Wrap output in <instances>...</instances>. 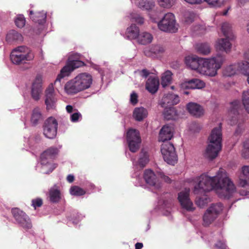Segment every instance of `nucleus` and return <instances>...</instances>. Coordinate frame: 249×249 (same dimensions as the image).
<instances>
[{
    "label": "nucleus",
    "mask_w": 249,
    "mask_h": 249,
    "mask_svg": "<svg viewBox=\"0 0 249 249\" xmlns=\"http://www.w3.org/2000/svg\"><path fill=\"white\" fill-rule=\"evenodd\" d=\"M198 183L194 187V193L202 194L213 189L216 190L220 197L229 198L235 189L225 169L220 168L216 175L210 177L205 174L201 175L198 178Z\"/></svg>",
    "instance_id": "f257e3e1"
},
{
    "label": "nucleus",
    "mask_w": 249,
    "mask_h": 249,
    "mask_svg": "<svg viewBox=\"0 0 249 249\" xmlns=\"http://www.w3.org/2000/svg\"><path fill=\"white\" fill-rule=\"evenodd\" d=\"M221 124L218 127L214 128L209 137V143L208 145L204 156L210 160L214 159L222 148Z\"/></svg>",
    "instance_id": "f03ea898"
},
{
    "label": "nucleus",
    "mask_w": 249,
    "mask_h": 249,
    "mask_svg": "<svg viewBox=\"0 0 249 249\" xmlns=\"http://www.w3.org/2000/svg\"><path fill=\"white\" fill-rule=\"evenodd\" d=\"M92 82V78L90 74L87 73H80L67 82L65 90L69 94H76L89 88Z\"/></svg>",
    "instance_id": "7ed1b4c3"
},
{
    "label": "nucleus",
    "mask_w": 249,
    "mask_h": 249,
    "mask_svg": "<svg viewBox=\"0 0 249 249\" xmlns=\"http://www.w3.org/2000/svg\"><path fill=\"white\" fill-rule=\"evenodd\" d=\"M223 61L224 58L221 55H217L208 59H203L200 73L211 77L215 76L217 73V70L221 68Z\"/></svg>",
    "instance_id": "20e7f679"
},
{
    "label": "nucleus",
    "mask_w": 249,
    "mask_h": 249,
    "mask_svg": "<svg viewBox=\"0 0 249 249\" xmlns=\"http://www.w3.org/2000/svg\"><path fill=\"white\" fill-rule=\"evenodd\" d=\"M58 152V149L56 147H50L41 154L40 163L44 173L49 174L57 167V165L52 161Z\"/></svg>",
    "instance_id": "39448f33"
},
{
    "label": "nucleus",
    "mask_w": 249,
    "mask_h": 249,
    "mask_svg": "<svg viewBox=\"0 0 249 249\" xmlns=\"http://www.w3.org/2000/svg\"><path fill=\"white\" fill-rule=\"evenodd\" d=\"M34 58V53L25 46H19L14 49L10 55L11 61L17 65L24 63L26 61H31Z\"/></svg>",
    "instance_id": "423d86ee"
},
{
    "label": "nucleus",
    "mask_w": 249,
    "mask_h": 249,
    "mask_svg": "<svg viewBox=\"0 0 249 249\" xmlns=\"http://www.w3.org/2000/svg\"><path fill=\"white\" fill-rule=\"evenodd\" d=\"M223 205L221 203H213L207 209L203 217V225H210L222 211Z\"/></svg>",
    "instance_id": "0eeeda50"
},
{
    "label": "nucleus",
    "mask_w": 249,
    "mask_h": 249,
    "mask_svg": "<svg viewBox=\"0 0 249 249\" xmlns=\"http://www.w3.org/2000/svg\"><path fill=\"white\" fill-rule=\"evenodd\" d=\"M158 26L161 31L165 32L176 33L178 29L175 16L171 13L166 14L158 22Z\"/></svg>",
    "instance_id": "6e6552de"
},
{
    "label": "nucleus",
    "mask_w": 249,
    "mask_h": 249,
    "mask_svg": "<svg viewBox=\"0 0 249 249\" xmlns=\"http://www.w3.org/2000/svg\"><path fill=\"white\" fill-rule=\"evenodd\" d=\"M161 152L163 159L167 163L175 165L178 161V156L173 144L169 142H164L161 146Z\"/></svg>",
    "instance_id": "1a4fd4ad"
},
{
    "label": "nucleus",
    "mask_w": 249,
    "mask_h": 249,
    "mask_svg": "<svg viewBox=\"0 0 249 249\" xmlns=\"http://www.w3.org/2000/svg\"><path fill=\"white\" fill-rule=\"evenodd\" d=\"M11 213L17 223L19 226L26 230L32 228L31 219L23 211L18 208H14L12 209Z\"/></svg>",
    "instance_id": "9d476101"
},
{
    "label": "nucleus",
    "mask_w": 249,
    "mask_h": 249,
    "mask_svg": "<svg viewBox=\"0 0 249 249\" xmlns=\"http://www.w3.org/2000/svg\"><path fill=\"white\" fill-rule=\"evenodd\" d=\"M85 64L84 62L78 60H70V59L65 66L60 71V73L58 75L55 82L54 84L57 82H60L61 79L65 76H68L70 75L71 71L75 69L84 66Z\"/></svg>",
    "instance_id": "9b49d317"
},
{
    "label": "nucleus",
    "mask_w": 249,
    "mask_h": 249,
    "mask_svg": "<svg viewBox=\"0 0 249 249\" xmlns=\"http://www.w3.org/2000/svg\"><path fill=\"white\" fill-rule=\"evenodd\" d=\"M126 140L130 151L133 153L137 151L141 142L139 132L135 129H130L127 132Z\"/></svg>",
    "instance_id": "f8f14e48"
},
{
    "label": "nucleus",
    "mask_w": 249,
    "mask_h": 249,
    "mask_svg": "<svg viewBox=\"0 0 249 249\" xmlns=\"http://www.w3.org/2000/svg\"><path fill=\"white\" fill-rule=\"evenodd\" d=\"M58 123L56 120L53 117L47 119L43 125V134L50 139L55 137L57 134Z\"/></svg>",
    "instance_id": "ddd939ff"
},
{
    "label": "nucleus",
    "mask_w": 249,
    "mask_h": 249,
    "mask_svg": "<svg viewBox=\"0 0 249 249\" xmlns=\"http://www.w3.org/2000/svg\"><path fill=\"white\" fill-rule=\"evenodd\" d=\"M241 105L240 101H234L231 103L229 116L230 118L231 125H234L238 123L241 115L240 114Z\"/></svg>",
    "instance_id": "4468645a"
},
{
    "label": "nucleus",
    "mask_w": 249,
    "mask_h": 249,
    "mask_svg": "<svg viewBox=\"0 0 249 249\" xmlns=\"http://www.w3.org/2000/svg\"><path fill=\"white\" fill-rule=\"evenodd\" d=\"M178 199L183 208L188 211H193L195 210L193 202L189 198V189H186L184 191L180 192L178 195Z\"/></svg>",
    "instance_id": "2eb2a0df"
},
{
    "label": "nucleus",
    "mask_w": 249,
    "mask_h": 249,
    "mask_svg": "<svg viewBox=\"0 0 249 249\" xmlns=\"http://www.w3.org/2000/svg\"><path fill=\"white\" fill-rule=\"evenodd\" d=\"M42 78L41 75H36L32 84L31 95L33 99L38 101L42 92Z\"/></svg>",
    "instance_id": "dca6fc26"
},
{
    "label": "nucleus",
    "mask_w": 249,
    "mask_h": 249,
    "mask_svg": "<svg viewBox=\"0 0 249 249\" xmlns=\"http://www.w3.org/2000/svg\"><path fill=\"white\" fill-rule=\"evenodd\" d=\"M46 99L45 101L47 109L53 108L55 104L56 98L54 93L53 85H50L45 90Z\"/></svg>",
    "instance_id": "f3484780"
},
{
    "label": "nucleus",
    "mask_w": 249,
    "mask_h": 249,
    "mask_svg": "<svg viewBox=\"0 0 249 249\" xmlns=\"http://www.w3.org/2000/svg\"><path fill=\"white\" fill-rule=\"evenodd\" d=\"M179 101V97L178 95L168 93L163 96L160 102V105L162 107H170L178 104Z\"/></svg>",
    "instance_id": "a211bd4d"
},
{
    "label": "nucleus",
    "mask_w": 249,
    "mask_h": 249,
    "mask_svg": "<svg viewBox=\"0 0 249 249\" xmlns=\"http://www.w3.org/2000/svg\"><path fill=\"white\" fill-rule=\"evenodd\" d=\"M203 58L197 56H188L185 57V62L186 65L192 70H196L200 73Z\"/></svg>",
    "instance_id": "6ab92c4d"
},
{
    "label": "nucleus",
    "mask_w": 249,
    "mask_h": 249,
    "mask_svg": "<svg viewBox=\"0 0 249 249\" xmlns=\"http://www.w3.org/2000/svg\"><path fill=\"white\" fill-rule=\"evenodd\" d=\"M205 86V83L203 81L196 78L184 82L180 85L181 88L183 89H200L204 88Z\"/></svg>",
    "instance_id": "aec40b11"
},
{
    "label": "nucleus",
    "mask_w": 249,
    "mask_h": 249,
    "mask_svg": "<svg viewBox=\"0 0 249 249\" xmlns=\"http://www.w3.org/2000/svg\"><path fill=\"white\" fill-rule=\"evenodd\" d=\"M174 128L172 126L166 124L164 125L160 130L159 139L164 142L170 140L173 136Z\"/></svg>",
    "instance_id": "412c9836"
},
{
    "label": "nucleus",
    "mask_w": 249,
    "mask_h": 249,
    "mask_svg": "<svg viewBox=\"0 0 249 249\" xmlns=\"http://www.w3.org/2000/svg\"><path fill=\"white\" fill-rule=\"evenodd\" d=\"M144 179L147 184L150 186L159 188L158 179L154 172L150 169L145 170L143 174Z\"/></svg>",
    "instance_id": "4be33fe9"
},
{
    "label": "nucleus",
    "mask_w": 249,
    "mask_h": 249,
    "mask_svg": "<svg viewBox=\"0 0 249 249\" xmlns=\"http://www.w3.org/2000/svg\"><path fill=\"white\" fill-rule=\"evenodd\" d=\"M187 110L192 115L198 118L204 114V109L199 104L190 102L186 106Z\"/></svg>",
    "instance_id": "5701e85b"
},
{
    "label": "nucleus",
    "mask_w": 249,
    "mask_h": 249,
    "mask_svg": "<svg viewBox=\"0 0 249 249\" xmlns=\"http://www.w3.org/2000/svg\"><path fill=\"white\" fill-rule=\"evenodd\" d=\"M159 86V80L157 78L150 77L145 84L146 89L151 93H156Z\"/></svg>",
    "instance_id": "b1692460"
},
{
    "label": "nucleus",
    "mask_w": 249,
    "mask_h": 249,
    "mask_svg": "<svg viewBox=\"0 0 249 249\" xmlns=\"http://www.w3.org/2000/svg\"><path fill=\"white\" fill-rule=\"evenodd\" d=\"M30 18L39 24H43L46 22V13L44 11L34 12L30 11Z\"/></svg>",
    "instance_id": "393cba45"
},
{
    "label": "nucleus",
    "mask_w": 249,
    "mask_h": 249,
    "mask_svg": "<svg viewBox=\"0 0 249 249\" xmlns=\"http://www.w3.org/2000/svg\"><path fill=\"white\" fill-rule=\"evenodd\" d=\"M231 40L229 38H221L218 39L216 45L217 50L221 51H225L228 53L230 51L231 44L230 42Z\"/></svg>",
    "instance_id": "a878e982"
},
{
    "label": "nucleus",
    "mask_w": 249,
    "mask_h": 249,
    "mask_svg": "<svg viewBox=\"0 0 249 249\" xmlns=\"http://www.w3.org/2000/svg\"><path fill=\"white\" fill-rule=\"evenodd\" d=\"M249 182V166L245 165L242 167V175L239 178V185L245 187Z\"/></svg>",
    "instance_id": "bb28decb"
},
{
    "label": "nucleus",
    "mask_w": 249,
    "mask_h": 249,
    "mask_svg": "<svg viewBox=\"0 0 249 249\" xmlns=\"http://www.w3.org/2000/svg\"><path fill=\"white\" fill-rule=\"evenodd\" d=\"M125 34L129 39L138 38L140 34V30L136 24H132L130 27L127 28Z\"/></svg>",
    "instance_id": "cd10ccee"
},
{
    "label": "nucleus",
    "mask_w": 249,
    "mask_h": 249,
    "mask_svg": "<svg viewBox=\"0 0 249 249\" xmlns=\"http://www.w3.org/2000/svg\"><path fill=\"white\" fill-rule=\"evenodd\" d=\"M137 39L140 44L146 45L152 42L153 36L148 32H143L140 33Z\"/></svg>",
    "instance_id": "c85d7f7f"
},
{
    "label": "nucleus",
    "mask_w": 249,
    "mask_h": 249,
    "mask_svg": "<svg viewBox=\"0 0 249 249\" xmlns=\"http://www.w3.org/2000/svg\"><path fill=\"white\" fill-rule=\"evenodd\" d=\"M43 120V117L40 109L39 107L35 108L32 113L31 122V123L36 125Z\"/></svg>",
    "instance_id": "c756f323"
},
{
    "label": "nucleus",
    "mask_w": 249,
    "mask_h": 249,
    "mask_svg": "<svg viewBox=\"0 0 249 249\" xmlns=\"http://www.w3.org/2000/svg\"><path fill=\"white\" fill-rule=\"evenodd\" d=\"M147 110L143 107H137L133 111V117L136 120L141 121L147 115Z\"/></svg>",
    "instance_id": "7c9ffc66"
},
{
    "label": "nucleus",
    "mask_w": 249,
    "mask_h": 249,
    "mask_svg": "<svg viewBox=\"0 0 249 249\" xmlns=\"http://www.w3.org/2000/svg\"><path fill=\"white\" fill-rule=\"evenodd\" d=\"M6 40L10 43L14 41H21L22 40V36L18 32L15 30H11L7 34Z\"/></svg>",
    "instance_id": "2f4dec72"
},
{
    "label": "nucleus",
    "mask_w": 249,
    "mask_h": 249,
    "mask_svg": "<svg viewBox=\"0 0 249 249\" xmlns=\"http://www.w3.org/2000/svg\"><path fill=\"white\" fill-rule=\"evenodd\" d=\"M164 107L165 109L163 114L164 118L167 120L175 119L177 116V111L175 108L173 107Z\"/></svg>",
    "instance_id": "473e14b6"
},
{
    "label": "nucleus",
    "mask_w": 249,
    "mask_h": 249,
    "mask_svg": "<svg viewBox=\"0 0 249 249\" xmlns=\"http://www.w3.org/2000/svg\"><path fill=\"white\" fill-rule=\"evenodd\" d=\"M221 30L225 37L229 38L231 39L234 38V36L231 29V26L229 23L225 22L222 24Z\"/></svg>",
    "instance_id": "72a5a7b5"
},
{
    "label": "nucleus",
    "mask_w": 249,
    "mask_h": 249,
    "mask_svg": "<svg viewBox=\"0 0 249 249\" xmlns=\"http://www.w3.org/2000/svg\"><path fill=\"white\" fill-rule=\"evenodd\" d=\"M197 52L203 55H207L211 52L210 45L207 43H198L196 46Z\"/></svg>",
    "instance_id": "f704fd0d"
},
{
    "label": "nucleus",
    "mask_w": 249,
    "mask_h": 249,
    "mask_svg": "<svg viewBox=\"0 0 249 249\" xmlns=\"http://www.w3.org/2000/svg\"><path fill=\"white\" fill-rule=\"evenodd\" d=\"M238 72L237 63L230 65L226 67L223 70V75L225 76L231 77Z\"/></svg>",
    "instance_id": "c9c22d12"
},
{
    "label": "nucleus",
    "mask_w": 249,
    "mask_h": 249,
    "mask_svg": "<svg viewBox=\"0 0 249 249\" xmlns=\"http://www.w3.org/2000/svg\"><path fill=\"white\" fill-rule=\"evenodd\" d=\"M50 200L52 203H57L60 199V192L57 189L51 188L49 190Z\"/></svg>",
    "instance_id": "e433bc0d"
},
{
    "label": "nucleus",
    "mask_w": 249,
    "mask_h": 249,
    "mask_svg": "<svg viewBox=\"0 0 249 249\" xmlns=\"http://www.w3.org/2000/svg\"><path fill=\"white\" fill-rule=\"evenodd\" d=\"M238 72L249 76V63L247 61H242L237 63Z\"/></svg>",
    "instance_id": "4c0bfd02"
},
{
    "label": "nucleus",
    "mask_w": 249,
    "mask_h": 249,
    "mask_svg": "<svg viewBox=\"0 0 249 249\" xmlns=\"http://www.w3.org/2000/svg\"><path fill=\"white\" fill-rule=\"evenodd\" d=\"M172 72L169 71H166L161 77V85L163 87H165L169 85L172 80Z\"/></svg>",
    "instance_id": "58836bf2"
},
{
    "label": "nucleus",
    "mask_w": 249,
    "mask_h": 249,
    "mask_svg": "<svg viewBox=\"0 0 249 249\" xmlns=\"http://www.w3.org/2000/svg\"><path fill=\"white\" fill-rule=\"evenodd\" d=\"M70 194L74 196H82L84 195L86 192L83 189L78 186H71L70 189Z\"/></svg>",
    "instance_id": "ea45409f"
},
{
    "label": "nucleus",
    "mask_w": 249,
    "mask_h": 249,
    "mask_svg": "<svg viewBox=\"0 0 249 249\" xmlns=\"http://www.w3.org/2000/svg\"><path fill=\"white\" fill-rule=\"evenodd\" d=\"M242 103L247 112L249 114V89L242 93Z\"/></svg>",
    "instance_id": "a19ab883"
},
{
    "label": "nucleus",
    "mask_w": 249,
    "mask_h": 249,
    "mask_svg": "<svg viewBox=\"0 0 249 249\" xmlns=\"http://www.w3.org/2000/svg\"><path fill=\"white\" fill-rule=\"evenodd\" d=\"M149 161L148 155L147 152L143 150L141 152V155L139 160V164L142 167L145 166Z\"/></svg>",
    "instance_id": "79ce46f5"
},
{
    "label": "nucleus",
    "mask_w": 249,
    "mask_h": 249,
    "mask_svg": "<svg viewBox=\"0 0 249 249\" xmlns=\"http://www.w3.org/2000/svg\"><path fill=\"white\" fill-rule=\"evenodd\" d=\"M209 201L210 198L207 196H203L200 197H198L196 200V205L200 208H203Z\"/></svg>",
    "instance_id": "37998d69"
},
{
    "label": "nucleus",
    "mask_w": 249,
    "mask_h": 249,
    "mask_svg": "<svg viewBox=\"0 0 249 249\" xmlns=\"http://www.w3.org/2000/svg\"><path fill=\"white\" fill-rule=\"evenodd\" d=\"M130 19L132 22H135L140 25H142L144 23V18L140 15L133 13L130 15Z\"/></svg>",
    "instance_id": "c03bdc74"
},
{
    "label": "nucleus",
    "mask_w": 249,
    "mask_h": 249,
    "mask_svg": "<svg viewBox=\"0 0 249 249\" xmlns=\"http://www.w3.org/2000/svg\"><path fill=\"white\" fill-rule=\"evenodd\" d=\"M25 22V18L22 15H18L15 20V24L18 27L20 28L24 26Z\"/></svg>",
    "instance_id": "a18cd8bd"
},
{
    "label": "nucleus",
    "mask_w": 249,
    "mask_h": 249,
    "mask_svg": "<svg viewBox=\"0 0 249 249\" xmlns=\"http://www.w3.org/2000/svg\"><path fill=\"white\" fill-rule=\"evenodd\" d=\"M176 0H158L159 5L164 8H170L175 3Z\"/></svg>",
    "instance_id": "49530a36"
},
{
    "label": "nucleus",
    "mask_w": 249,
    "mask_h": 249,
    "mask_svg": "<svg viewBox=\"0 0 249 249\" xmlns=\"http://www.w3.org/2000/svg\"><path fill=\"white\" fill-rule=\"evenodd\" d=\"M209 5L213 7L221 6L227 0H204Z\"/></svg>",
    "instance_id": "de8ad7c7"
},
{
    "label": "nucleus",
    "mask_w": 249,
    "mask_h": 249,
    "mask_svg": "<svg viewBox=\"0 0 249 249\" xmlns=\"http://www.w3.org/2000/svg\"><path fill=\"white\" fill-rule=\"evenodd\" d=\"M43 204V200L40 198H36L32 200V206L36 209L37 207H41Z\"/></svg>",
    "instance_id": "09e8293b"
},
{
    "label": "nucleus",
    "mask_w": 249,
    "mask_h": 249,
    "mask_svg": "<svg viewBox=\"0 0 249 249\" xmlns=\"http://www.w3.org/2000/svg\"><path fill=\"white\" fill-rule=\"evenodd\" d=\"M150 52L154 54H158L163 51V48L159 45H155L150 48Z\"/></svg>",
    "instance_id": "8fccbe9b"
},
{
    "label": "nucleus",
    "mask_w": 249,
    "mask_h": 249,
    "mask_svg": "<svg viewBox=\"0 0 249 249\" xmlns=\"http://www.w3.org/2000/svg\"><path fill=\"white\" fill-rule=\"evenodd\" d=\"M214 247L218 249H228V247L224 240H218L214 245Z\"/></svg>",
    "instance_id": "3c124183"
},
{
    "label": "nucleus",
    "mask_w": 249,
    "mask_h": 249,
    "mask_svg": "<svg viewBox=\"0 0 249 249\" xmlns=\"http://www.w3.org/2000/svg\"><path fill=\"white\" fill-rule=\"evenodd\" d=\"M138 95L136 93L133 92L130 95V102L133 105H135L138 103Z\"/></svg>",
    "instance_id": "603ef678"
},
{
    "label": "nucleus",
    "mask_w": 249,
    "mask_h": 249,
    "mask_svg": "<svg viewBox=\"0 0 249 249\" xmlns=\"http://www.w3.org/2000/svg\"><path fill=\"white\" fill-rule=\"evenodd\" d=\"M140 5L142 7L145 8L146 9H151L153 6H154L153 0H148V2L147 4L145 3H142L141 4H140Z\"/></svg>",
    "instance_id": "864d4df0"
},
{
    "label": "nucleus",
    "mask_w": 249,
    "mask_h": 249,
    "mask_svg": "<svg viewBox=\"0 0 249 249\" xmlns=\"http://www.w3.org/2000/svg\"><path fill=\"white\" fill-rule=\"evenodd\" d=\"M139 74L142 77L146 78L150 74V72L146 69H144L141 71H138Z\"/></svg>",
    "instance_id": "5fc2aeb1"
},
{
    "label": "nucleus",
    "mask_w": 249,
    "mask_h": 249,
    "mask_svg": "<svg viewBox=\"0 0 249 249\" xmlns=\"http://www.w3.org/2000/svg\"><path fill=\"white\" fill-rule=\"evenodd\" d=\"M80 116H81V114L79 113L76 112V113H73L71 116V121L73 122H77Z\"/></svg>",
    "instance_id": "6e6d98bb"
},
{
    "label": "nucleus",
    "mask_w": 249,
    "mask_h": 249,
    "mask_svg": "<svg viewBox=\"0 0 249 249\" xmlns=\"http://www.w3.org/2000/svg\"><path fill=\"white\" fill-rule=\"evenodd\" d=\"M195 16L193 13H190L185 18V22L187 23H191L194 20Z\"/></svg>",
    "instance_id": "4d7b16f0"
},
{
    "label": "nucleus",
    "mask_w": 249,
    "mask_h": 249,
    "mask_svg": "<svg viewBox=\"0 0 249 249\" xmlns=\"http://www.w3.org/2000/svg\"><path fill=\"white\" fill-rule=\"evenodd\" d=\"M160 177L162 179H163L167 183H171V179L165 175H164L163 174H160Z\"/></svg>",
    "instance_id": "13d9d810"
},
{
    "label": "nucleus",
    "mask_w": 249,
    "mask_h": 249,
    "mask_svg": "<svg viewBox=\"0 0 249 249\" xmlns=\"http://www.w3.org/2000/svg\"><path fill=\"white\" fill-rule=\"evenodd\" d=\"M187 2L192 4H198L202 1V0H184Z\"/></svg>",
    "instance_id": "bf43d9fd"
},
{
    "label": "nucleus",
    "mask_w": 249,
    "mask_h": 249,
    "mask_svg": "<svg viewBox=\"0 0 249 249\" xmlns=\"http://www.w3.org/2000/svg\"><path fill=\"white\" fill-rule=\"evenodd\" d=\"M67 181L70 182H72L74 180V177L72 175H69L67 177Z\"/></svg>",
    "instance_id": "052dcab7"
},
{
    "label": "nucleus",
    "mask_w": 249,
    "mask_h": 249,
    "mask_svg": "<svg viewBox=\"0 0 249 249\" xmlns=\"http://www.w3.org/2000/svg\"><path fill=\"white\" fill-rule=\"evenodd\" d=\"M143 247V244L142 243H137L135 244V249H141Z\"/></svg>",
    "instance_id": "680f3d73"
},
{
    "label": "nucleus",
    "mask_w": 249,
    "mask_h": 249,
    "mask_svg": "<svg viewBox=\"0 0 249 249\" xmlns=\"http://www.w3.org/2000/svg\"><path fill=\"white\" fill-rule=\"evenodd\" d=\"M66 110L68 113H71L72 111L73 110V107L71 105H68L66 107Z\"/></svg>",
    "instance_id": "e2e57ef3"
},
{
    "label": "nucleus",
    "mask_w": 249,
    "mask_h": 249,
    "mask_svg": "<svg viewBox=\"0 0 249 249\" xmlns=\"http://www.w3.org/2000/svg\"><path fill=\"white\" fill-rule=\"evenodd\" d=\"M193 126L196 127L197 130H196V131H198L201 129L200 126L198 124H196V123H194L193 124V126L192 127H193Z\"/></svg>",
    "instance_id": "0e129e2a"
},
{
    "label": "nucleus",
    "mask_w": 249,
    "mask_h": 249,
    "mask_svg": "<svg viewBox=\"0 0 249 249\" xmlns=\"http://www.w3.org/2000/svg\"><path fill=\"white\" fill-rule=\"evenodd\" d=\"M244 57L246 59L249 60V50L247 51L244 53Z\"/></svg>",
    "instance_id": "69168bd1"
},
{
    "label": "nucleus",
    "mask_w": 249,
    "mask_h": 249,
    "mask_svg": "<svg viewBox=\"0 0 249 249\" xmlns=\"http://www.w3.org/2000/svg\"><path fill=\"white\" fill-rule=\"evenodd\" d=\"M242 132V130L241 129H240L239 125H238V128H237V129L236 130L235 132V134H237V135H238L239 134H240Z\"/></svg>",
    "instance_id": "338daca9"
},
{
    "label": "nucleus",
    "mask_w": 249,
    "mask_h": 249,
    "mask_svg": "<svg viewBox=\"0 0 249 249\" xmlns=\"http://www.w3.org/2000/svg\"><path fill=\"white\" fill-rule=\"evenodd\" d=\"M249 1V0H238V2L241 5H244L246 2Z\"/></svg>",
    "instance_id": "774afa93"
}]
</instances>
